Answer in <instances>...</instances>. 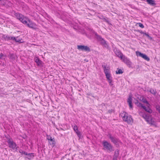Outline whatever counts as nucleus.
Listing matches in <instances>:
<instances>
[{
    "instance_id": "obj_1",
    "label": "nucleus",
    "mask_w": 160,
    "mask_h": 160,
    "mask_svg": "<svg viewBox=\"0 0 160 160\" xmlns=\"http://www.w3.org/2000/svg\"><path fill=\"white\" fill-rule=\"evenodd\" d=\"M90 31H92L95 34V35L96 37V38L98 42H99L105 48H108V45L106 42V41H105L103 38H102V37L98 35L97 33L95 32L91 28H89Z\"/></svg>"
},
{
    "instance_id": "obj_2",
    "label": "nucleus",
    "mask_w": 160,
    "mask_h": 160,
    "mask_svg": "<svg viewBox=\"0 0 160 160\" xmlns=\"http://www.w3.org/2000/svg\"><path fill=\"white\" fill-rule=\"evenodd\" d=\"M104 70V72L106 76V78L110 86H112L113 84L112 83V78L109 72V70L108 67H106V66L104 65H102Z\"/></svg>"
},
{
    "instance_id": "obj_3",
    "label": "nucleus",
    "mask_w": 160,
    "mask_h": 160,
    "mask_svg": "<svg viewBox=\"0 0 160 160\" xmlns=\"http://www.w3.org/2000/svg\"><path fill=\"white\" fill-rule=\"evenodd\" d=\"M102 144L103 149L107 151L108 152H112L114 151V148L111 144L106 141H103Z\"/></svg>"
},
{
    "instance_id": "obj_4",
    "label": "nucleus",
    "mask_w": 160,
    "mask_h": 160,
    "mask_svg": "<svg viewBox=\"0 0 160 160\" xmlns=\"http://www.w3.org/2000/svg\"><path fill=\"white\" fill-rule=\"evenodd\" d=\"M120 115L122 118L123 120L126 122L130 124L133 122V119L131 116H128V114L126 112H123L121 113Z\"/></svg>"
},
{
    "instance_id": "obj_5",
    "label": "nucleus",
    "mask_w": 160,
    "mask_h": 160,
    "mask_svg": "<svg viewBox=\"0 0 160 160\" xmlns=\"http://www.w3.org/2000/svg\"><path fill=\"white\" fill-rule=\"evenodd\" d=\"M7 142L9 148L12 149L13 150H15L16 151H17V148L18 147L17 146L16 143L12 140V138H8Z\"/></svg>"
},
{
    "instance_id": "obj_6",
    "label": "nucleus",
    "mask_w": 160,
    "mask_h": 160,
    "mask_svg": "<svg viewBox=\"0 0 160 160\" xmlns=\"http://www.w3.org/2000/svg\"><path fill=\"white\" fill-rule=\"evenodd\" d=\"M15 16L22 23H26L27 17L24 16L23 15L19 13H15Z\"/></svg>"
},
{
    "instance_id": "obj_7",
    "label": "nucleus",
    "mask_w": 160,
    "mask_h": 160,
    "mask_svg": "<svg viewBox=\"0 0 160 160\" xmlns=\"http://www.w3.org/2000/svg\"><path fill=\"white\" fill-rule=\"evenodd\" d=\"M136 104H137V106L139 107H141L143 108L146 111L148 112L149 113H151L152 112V110L149 108L148 105V107L144 106L142 103L139 102L138 100L137 102H135Z\"/></svg>"
},
{
    "instance_id": "obj_8",
    "label": "nucleus",
    "mask_w": 160,
    "mask_h": 160,
    "mask_svg": "<svg viewBox=\"0 0 160 160\" xmlns=\"http://www.w3.org/2000/svg\"><path fill=\"white\" fill-rule=\"evenodd\" d=\"M108 136L110 139L111 142L116 145H118L119 143L121 142L119 139L113 137L110 133H109Z\"/></svg>"
},
{
    "instance_id": "obj_9",
    "label": "nucleus",
    "mask_w": 160,
    "mask_h": 160,
    "mask_svg": "<svg viewBox=\"0 0 160 160\" xmlns=\"http://www.w3.org/2000/svg\"><path fill=\"white\" fill-rule=\"evenodd\" d=\"M26 23H23L27 25L28 27L33 29H35L36 24L31 21L28 18H27V20H26Z\"/></svg>"
},
{
    "instance_id": "obj_10",
    "label": "nucleus",
    "mask_w": 160,
    "mask_h": 160,
    "mask_svg": "<svg viewBox=\"0 0 160 160\" xmlns=\"http://www.w3.org/2000/svg\"><path fill=\"white\" fill-rule=\"evenodd\" d=\"M113 52L116 55L121 59H122L123 55L122 53L117 48H114L113 49Z\"/></svg>"
},
{
    "instance_id": "obj_11",
    "label": "nucleus",
    "mask_w": 160,
    "mask_h": 160,
    "mask_svg": "<svg viewBox=\"0 0 160 160\" xmlns=\"http://www.w3.org/2000/svg\"><path fill=\"white\" fill-rule=\"evenodd\" d=\"M77 49L79 50L85 51L86 52H90V49L87 46H85L84 45H78Z\"/></svg>"
},
{
    "instance_id": "obj_12",
    "label": "nucleus",
    "mask_w": 160,
    "mask_h": 160,
    "mask_svg": "<svg viewBox=\"0 0 160 160\" xmlns=\"http://www.w3.org/2000/svg\"><path fill=\"white\" fill-rule=\"evenodd\" d=\"M2 37V38L5 41L13 40L15 39V37L9 36L6 34H3Z\"/></svg>"
},
{
    "instance_id": "obj_13",
    "label": "nucleus",
    "mask_w": 160,
    "mask_h": 160,
    "mask_svg": "<svg viewBox=\"0 0 160 160\" xmlns=\"http://www.w3.org/2000/svg\"><path fill=\"white\" fill-rule=\"evenodd\" d=\"M122 60L129 67L131 66L132 64V63L128 58L123 55L122 59Z\"/></svg>"
},
{
    "instance_id": "obj_14",
    "label": "nucleus",
    "mask_w": 160,
    "mask_h": 160,
    "mask_svg": "<svg viewBox=\"0 0 160 160\" xmlns=\"http://www.w3.org/2000/svg\"><path fill=\"white\" fill-rule=\"evenodd\" d=\"M47 139L49 141V143L50 145H52L54 146L55 144V142L54 141V138H52L51 136L49 135H47Z\"/></svg>"
},
{
    "instance_id": "obj_15",
    "label": "nucleus",
    "mask_w": 160,
    "mask_h": 160,
    "mask_svg": "<svg viewBox=\"0 0 160 160\" xmlns=\"http://www.w3.org/2000/svg\"><path fill=\"white\" fill-rule=\"evenodd\" d=\"M142 117L149 123L152 124L149 116L146 114H142Z\"/></svg>"
},
{
    "instance_id": "obj_16",
    "label": "nucleus",
    "mask_w": 160,
    "mask_h": 160,
    "mask_svg": "<svg viewBox=\"0 0 160 160\" xmlns=\"http://www.w3.org/2000/svg\"><path fill=\"white\" fill-rule=\"evenodd\" d=\"M34 60L37 66L40 67H42V62L39 58H35Z\"/></svg>"
},
{
    "instance_id": "obj_17",
    "label": "nucleus",
    "mask_w": 160,
    "mask_h": 160,
    "mask_svg": "<svg viewBox=\"0 0 160 160\" xmlns=\"http://www.w3.org/2000/svg\"><path fill=\"white\" fill-rule=\"evenodd\" d=\"M127 102L128 103L129 106L130 108H132V96H129L128 98Z\"/></svg>"
},
{
    "instance_id": "obj_18",
    "label": "nucleus",
    "mask_w": 160,
    "mask_h": 160,
    "mask_svg": "<svg viewBox=\"0 0 160 160\" xmlns=\"http://www.w3.org/2000/svg\"><path fill=\"white\" fill-rule=\"evenodd\" d=\"M141 57L142 58H143L147 61H150L149 58L145 54L143 53Z\"/></svg>"
},
{
    "instance_id": "obj_19",
    "label": "nucleus",
    "mask_w": 160,
    "mask_h": 160,
    "mask_svg": "<svg viewBox=\"0 0 160 160\" xmlns=\"http://www.w3.org/2000/svg\"><path fill=\"white\" fill-rule=\"evenodd\" d=\"M148 3L152 6H155L156 5L155 1H146Z\"/></svg>"
},
{
    "instance_id": "obj_20",
    "label": "nucleus",
    "mask_w": 160,
    "mask_h": 160,
    "mask_svg": "<svg viewBox=\"0 0 160 160\" xmlns=\"http://www.w3.org/2000/svg\"><path fill=\"white\" fill-rule=\"evenodd\" d=\"M72 127H73L74 130L75 132L76 133H77L78 135L79 134L80 132H78L77 126L76 125H75L74 126H72Z\"/></svg>"
},
{
    "instance_id": "obj_21",
    "label": "nucleus",
    "mask_w": 160,
    "mask_h": 160,
    "mask_svg": "<svg viewBox=\"0 0 160 160\" xmlns=\"http://www.w3.org/2000/svg\"><path fill=\"white\" fill-rule=\"evenodd\" d=\"M119 154V151L118 149H117L114 152V154L113 156V157L115 158H117Z\"/></svg>"
},
{
    "instance_id": "obj_22",
    "label": "nucleus",
    "mask_w": 160,
    "mask_h": 160,
    "mask_svg": "<svg viewBox=\"0 0 160 160\" xmlns=\"http://www.w3.org/2000/svg\"><path fill=\"white\" fill-rule=\"evenodd\" d=\"M140 100L143 102L146 103L148 105H150V104H149L148 102L146 100V99L144 98L143 97H141Z\"/></svg>"
},
{
    "instance_id": "obj_23",
    "label": "nucleus",
    "mask_w": 160,
    "mask_h": 160,
    "mask_svg": "<svg viewBox=\"0 0 160 160\" xmlns=\"http://www.w3.org/2000/svg\"><path fill=\"white\" fill-rule=\"evenodd\" d=\"M16 55L13 53L10 54L9 57L10 59L12 60H15L16 58Z\"/></svg>"
},
{
    "instance_id": "obj_24",
    "label": "nucleus",
    "mask_w": 160,
    "mask_h": 160,
    "mask_svg": "<svg viewBox=\"0 0 160 160\" xmlns=\"http://www.w3.org/2000/svg\"><path fill=\"white\" fill-rule=\"evenodd\" d=\"M33 153H28V156L26 158L28 159H31L34 157V156L33 155Z\"/></svg>"
},
{
    "instance_id": "obj_25",
    "label": "nucleus",
    "mask_w": 160,
    "mask_h": 160,
    "mask_svg": "<svg viewBox=\"0 0 160 160\" xmlns=\"http://www.w3.org/2000/svg\"><path fill=\"white\" fill-rule=\"evenodd\" d=\"M18 38V37H17L16 38H15V39L13 40L15 41L16 42H19L20 43H22V42H24L23 41H22V38H20V39H19L18 40L17 39V38Z\"/></svg>"
},
{
    "instance_id": "obj_26",
    "label": "nucleus",
    "mask_w": 160,
    "mask_h": 160,
    "mask_svg": "<svg viewBox=\"0 0 160 160\" xmlns=\"http://www.w3.org/2000/svg\"><path fill=\"white\" fill-rule=\"evenodd\" d=\"M149 92L152 94L155 95L157 93L156 90H154L153 89H151L149 90Z\"/></svg>"
},
{
    "instance_id": "obj_27",
    "label": "nucleus",
    "mask_w": 160,
    "mask_h": 160,
    "mask_svg": "<svg viewBox=\"0 0 160 160\" xmlns=\"http://www.w3.org/2000/svg\"><path fill=\"white\" fill-rule=\"evenodd\" d=\"M118 70H116V73L117 74H121L123 73V72L122 71V70L121 69H119L118 68L117 69Z\"/></svg>"
},
{
    "instance_id": "obj_28",
    "label": "nucleus",
    "mask_w": 160,
    "mask_h": 160,
    "mask_svg": "<svg viewBox=\"0 0 160 160\" xmlns=\"http://www.w3.org/2000/svg\"><path fill=\"white\" fill-rule=\"evenodd\" d=\"M136 53L137 56L141 57L143 53H141V52L138 51H137L136 52Z\"/></svg>"
},
{
    "instance_id": "obj_29",
    "label": "nucleus",
    "mask_w": 160,
    "mask_h": 160,
    "mask_svg": "<svg viewBox=\"0 0 160 160\" xmlns=\"http://www.w3.org/2000/svg\"><path fill=\"white\" fill-rule=\"evenodd\" d=\"M6 2H4V1H0V4L2 6H6Z\"/></svg>"
},
{
    "instance_id": "obj_30",
    "label": "nucleus",
    "mask_w": 160,
    "mask_h": 160,
    "mask_svg": "<svg viewBox=\"0 0 160 160\" xmlns=\"http://www.w3.org/2000/svg\"><path fill=\"white\" fill-rule=\"evenodd\" d=\"M144 35H145L147 37L150 39L152 40V38L150 36L148 33L145 32Z\"/></svg>"
},
{
    "instance_id": "obj_31",
    "label": "nucleus",
    "mask_w": 160,
    "mask_h": 160,
    "mask_svg": "<svg viewBox=\"0 0 160 160\" xmlns=\"http://www.w3.org/2000/svg\"><path fill=\"white\" fill-rule=\"evenodd\" d=\"M139 25V26L140 27L142 28H144V25L141 23H137Z\"/></svg>"
},
{
    "instance_id": "obj_32",
    "label": "nucleus",
    "mask_w": 160,
    "mask_h": 160,
    "mask_svg": "<svg viewBox=\"0 0 160 160\" xmlns=\"http://www.w3.org/2000/svg\"><path fill=\"white\" fill-rule=\"evenodd\" d=\"M156 108L157 111H158L160 110V106L159 105H157L156 106Z\"/></svg>"
},
{
    "instance_id": "obj_33",
    "label": "nucleus",
    "mask_w": 160,
    "mask_h": 160,
    "mask_svg": "<svg viewBox=\"0 0 160 160\" xmlns=\"http://www.w3.org/2000/svg\"><path fill=\"white\" fill-rule=\"evenodd\" d=\"M136 31L138 32H139L140 33H141V34H144V32H143L142 30H137Z\"/></svg>"
},
{
    "instance_id": "obj_34",
    "label": "nucleus",
    "mask_w": 160,
    "mask_h": 160,
    "mask_svg": "<svg viewBox=\"0 0 160 160\" xmlns=\"http://www.w3.org/2000/svg\"><path fill=\"white\" fill-rule=\"evenodd\" d=\"M114 112V110L113 109L109 110L108 111V112L109 113H111Z\"/></svg>"
},
{
    "instance_id": "obj_35",
    "label": "nucleus",
    "mask_w": 160,
    "mask_h": 160,
    "mask_svg": "<svg viewBox=\"0 0 160 160\" xmlns=\"http://www.w3.org/2000/svg\"><path fill=\"white\" fill-rule=\"evenodd\" d=\"M24 152V151H23V150H22L21 149H20V150H19V152L20 153H21L22 154H23Z\"/></svg>"
},
{
    "instance_id": "obj_36",
    "label": "nucleus",
    "mask_w": 160,
    "mask_h": 160,
    "mask_svg": "<svg viewBox=\"0 0 160 160\" xmlns=\"http://www.w3.org/2000/svg\"><path fill=\"white\" fill-rule=\"evenodd\" d=\"M23 154H24L25 155H28V152H25V151H24L23 153Z\"/></svg>"
},
{
    "instance_id": "obj_37",
    "label": "nucleus",
    "mask_w": 160,
    "mask_h": 160,
    "mask_svg": "<svg viewBox=\"0 0 160 160\" xmlns=\"http://www.w3.org/2000/svg\"><path fill=\"white\" fill-rule=\"evenodd\" d=\"M142 114H145V113H143L142 112H141L140 113H139L140 115L141 116H142Z\"/></svg>"
},
{
    "instance_id": "obj_38",
    "label": "nucleus",
    "mask_w": 160,
    "mask_h": 160,
    "mask_svg": "<svg viewBox=\"0 0 160 160\" xmlns=\"http://www.w3.org/2000/svg\"><path fill=\"white\" fill-rule=\"evenodd\" d=\"M3 56V54L2 53H0V58H1Z\"/></svg>"
},
{
    "instance_id": "obj_39",
    "label": "nucleus",
    "mask_w": 160,
    "mask_h": 160,
    "mask_svg": "<svg viewBox=\"0 0 160 160\" xmlns=\"http://www.w3.org/2000/svg\"><path fill=\"white\" fill-rule=\"evenodd\" d=\"M112 160H117V158H115L113 157Z\"/></svg>"
},
{
    "instance_id": "obj_40",
    "label": "nucleus",
    "mask_w": 160,
    "mask_h": 160,
    "mask_svg": "<svg viewBox=\"0 0 160 160\" xmlns=\"http://www.w3.org/2000/svg\"><path fill=\"white\" fill-rule=\"evenodd\" d=\"M158 112L160 114V109L158 111Z\"/></svg>"
},
{
    "instance_id": "obj_41",
    "label": "nucleus",
    "mask_w": 160,
    "mask_h": 160,
    "mask_svg": "<svg viewBox=\"0 0 160 160\" xmlns=\"http://www.w3.org/2000/svg\"><path fill=\"white\" fill-rule=\"evenodd\" d=\"M6 1L8 2V1L6 0Z\"/></svg>"
}]
</instances>
